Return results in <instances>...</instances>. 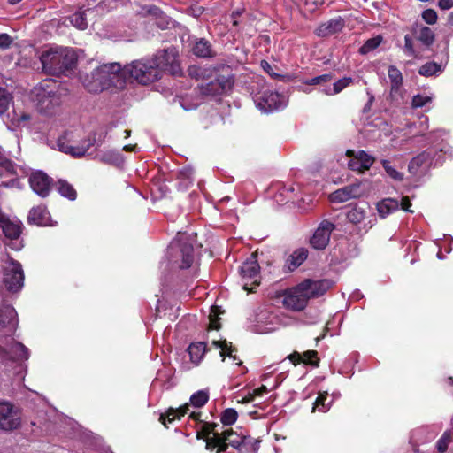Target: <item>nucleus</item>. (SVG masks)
<instances>
[{
    "mask_svg": "<svg viewBox=\"0 0 453 453\" xmlns=\"http://www.w3.org/2000/svg\"><path fill=\"white\" fill-rule=\"evenodd\" d=\"M80 79L90 93H98L111 87L120 88L125 84L123 68L117 62L104 64L90 74H81Z\"/></svg>",
    "mask_w": 453,
    "mask_h": 453,
    "instance_id": "1",
    "label": "nucleus"
},
{
    "mask_svg": "<svg viewBox=\"0 0 453 453\" xmlns=\"http://www.w3.org/2000/svg\"><path fill=\"white\" fill-rule=\"evenodd\" d=\"M42 71L50 75L68 76L77 65V55L67 47H51L40 56Z\"/></svg>",
    "mask_w": 453,
    "mask_h": 453,
    "instance_id": "2",
    "label": "nucleus"
},
{
    "mask_svg": "<svg viewBox=\"0 0 453 453\" xmlns=\"http://www.w3.org/2000/svg\"><path fill=\"white\" fill-rule=\"evenodd\" d=\"M194 247L186 234L179 233L171 242L166 251V259L161 262L163 271L173 272L188 269L194 262Z\"/></svg>",
    "mask_w": 453,
    "mask_h": 453,
    "instance_id": "3",
    "label": "nucleus"
},
{
    "mask_svg": "<svg viewBox=\"0 0 453 453\" xmlns=\"http://www.w3.org/2000/svg\"><path fill=\"white\" fill-rule=\"evenodd\" d=\"M32 96L40 112L51 114L61 103L58 81L52 79L42 81L32 90Z\"/></svg>",
    "mask_w": 453,
    "mask_h": 453,
    "instance_id": "4",
    "label": "nucleus"
},
{
    "mask_svg": "<svg viewBox=\"0 0 453 453\" xmlns=\"http://www.w3.org/2000/svg\"><path fill=\"white\" fill-rule=\"evenodd\" d=\"M448 153L447 145L442 142L431 145L410 161L409 172L414 175H424L432 167L441 165L443 156Z\"/></svg>",
    "mask_w": 453,
    "mask_h": 453,
    "instance_id": "5",
    "label": "nucleus"
},
{
    "mask_svg": "<svg viewBox=\"0 0 453 453\" xmlns=\"http://www.w3.org/2000/svg\"><path fill=\"white\" fill-rule=\"evenodd\" d=\"M123 74H128L139 83L147 85L161 78L158 71V65L153 63L151 58H142L134 60L123 68Z\"/></svg>",
    "mask_w": 453,
    "mask_h": 453,
    "instance_id": "6",
    "label": "nucleus"
},
{
    "mask_svg": "<svg viewBox=\"0 0 453 453\" xmlns=\"http://www.w3.org/2000/svg\"><path fill=\"white\" fill-rule=\"evenodd\" d=\"M257 84V86L262 85L264 87L265 81L262 79H258ZM252 94L257 108L265 113L282 110L288 104V100L283 94L269 88H263V90L256 93L253 91Z\"/></svg>",
    "mask_w": 453,
    "mask_h": 453,
    "instance_id": "7",
    "label": "nucleus"
},
{
    "mask_svg": "<svg viewBox=\"0 0 453 453\" xmlns=\"http://www.w3.org/2000/svg\"><path fill=\"white\" fill-rule=\"evenodd\" d=\"M243 435H239L232 430H226L222 434L213 431L206 433V449L214 450L217 449V453L226 451L230 445L239 452L241 441Z\"/></svg>",
    "mask_w": 453,
    "mask_h": 453,
    "instance_id": "8",
    "label": "nucleus"
},
{
    "mask_svg": "<svg viewBox=\"0 0 453 453\" xmlns=\"http://www.w3.org/2000/svg\"><path fill=\"white\" fill-rule=\"evenodd\" d=\"M150 58L153 63L158 65L160 76H162L163 72H168L173 76H179L182 73L179 62V50L176 47L171 46L157 50Z\"/></svg>",
    "mask_w": 453,
    "mask_h": 453,
    "instance_id": "9",
    "label": "nucleus"
},
{
    "mask_svg": "<svg viewBox=\"0 0 453 453\" xmlns=\"http://www.w3.org/2000/svg\"><path fill=\"white\" fill-rule=\"evenodd\" d=\"M3 282L10 292L19 291L24 285V272L19 262L8 257L3 267Z\"/></svg>",
    "mask_w": 453,
    "mask_h": 453,
    "instance_id": "10",
    "label": "nucleus"
},
{
    "mask_svg": "<svg viewBox=\"0 0 453 453\" xmlns=\"http://www.w3.org/2000/svg\"><path fill=\"white\" fill-rule=\"evenodd\" d=\"M234 83V78L233 75H219L215 80L201 84L198 89L201 96L216 98L229 91Z\"/></svg>",
    "mask_w": 453,
    "mask_h": 453,
    "instance_id": "11",
    "label": "nucleus"
},
{
    "mask_svg": "<svg viewBox=\"0 0 453 453\" xmlns=\"http://www.w3.org/2000/svg\"><path fill=\"white\" fill-rule=\"evenodd\" d=\"M21 426L19 410L8 401L0 402V430L12 432Z\"/></svg>",
    "mask_w": 453,
    "mask_h": 453,
    "instance_id": "12",
    "label": "nucleus"
},
{
    "mask_svg": "<svg viewBox=\"0 0 453 453\" xmlns=\"http://www.w3.org/2000/svg\"><path fill=\"white\" fill-rule=\"evenodd\" d=\"M260 266L253 257L246 260L239 268L242 277V285L244 290L252 292L253 288L259 284Z\"/></svg>",
    "mask_w": 453,
    "mask_h": 453,
    "instance_id": "13",
    "label": "nucleus"
},
{
    "mask_svg": "<svg viewBox=\"0 0 453 453\" xmlns=\"http://www.w3.org/2000/svg\"><path fill=\"white\" fill-rule=\"evenodd\" d=\"M21 226L19 221L11 220L4 216H0V228L4 236L10 240V242L6 245L12 250H19L22 248L21 241H19Z\"/></svg>",
    "mask_w": 453,
    "mask_h": 453,
    "instance_id": "14",
    "label": "nucleus"
},
{
    "mask_svg": "<svg viewBox=\"0 0 453 453\" xmlns=\"http://www.w3.org/2000/svg\"><path fill=\"white\" fill-rule=\"evenodd\" d=\"M30 357L29 349L21 342L14 341L12 338L8 342V349L0 346V360L4 363L7 361L27 360Z\"/></svg>",
    "mask_w": 453,
    "mask_h": 453,
    "instance_id": "15",
    "label": "nucleus"
},
{
    "mask_svg": "<svg viewBox=\"0 0 453 453\" xmlns=\"http://www.w3.org/2000/svg\"><path fill=\"white\" fill-rule=\"evenodd\" d=\"M335 229V225L329 219L322 220L316 228L310 240L311 245L316 250H324L330 240L332 232Z\"/></svg>",
    "mask_w": 453,
    "mask_h": 453,
    "instance_id": "16",
    "label": "nucleus"
},
{
    "mask_svg": "<svg viewBox=\"0 0 453 453\" xmlns=\"http://www.w3.org/2000/svg\"><path fill=\"white\" fill-rule=\"evenodd\" d=\"M346 155L349 157L348 162L349 168L358 173L369 170L375 161L372 156L362 150L357 151L348 150Z\"/></svg>",
    "mask_w": 453,
    "mask_h": 453,
    "instance_id": "17",
    "label": "nucleus"
},
{
    "mask_svg": "<svg viewBox=\"0 0 453 453\" xmlns=\"http://www.w3.org/2000/svg\"><path fill=\"white\" fill-rule=\"evenodd\" d=\"M307 294L304 292L301 283L289 288L284 296V305L293 311L303 310L308 303Z\"/></svg>",
    "mask_w": 453,
    "mask_h": 453,
    "instance_id": "18",
    "label": "nucleus"
},
{
    "mask_svg": "<svg viewBox=\"0 0 453 453\" xmlns=\"http://www.w3.org/2000/svg\"><path fill=\"white\" fill-rule=\"evenodd\" d=\"M365 194V188L360 181L344 186L330 194L329 198L333 203H344L350 199L361 197Z\"/></svg>",
    "mask_w": 453,
    "mask_h": 453,
    "instance_id": "19",
    "label": "nucleus"
},
{
    "mask_svg": "<svg viewBox=\"0 0 453 453\" xmlns=\"http://www.w3.org/2000/svg\"><path fill=\"white\" fill-rule=\"evenodd\" d=\"M0 326L5 329V334L11 335L15 332L18 326V314L12 306H0Z\"/></svg>",
    "mask_w": 453,
    "mask_h": 453,
    "instance_id": "20",
    "label": "nucleus"
},
{
    "mask_svg": "<svg viewBox=\"0 0 453 453\" xmlns=\"http://www.w3.org/2000/svg\"><path fill=\"white\" fill-rule=\"evenodd\" d=\"M29 184L33 191L41 197H46L50 191V179L42 171L33 173L29 177Z\"/></svg>",
    "mask_w": 453,
    "mask_h": 453,
    "instance_id": "21",
    "label": "nucleus"
},
{
    "mask_svg": "<svg viewBox=\"0 0 453 453\" xmlns=\"http://www.w3.org/2000/svg\"><path fill=\"white\" fill-rule=\"evenodd\" d=\"M301 285L310 299L324 295L331 288L332 282L329 280H312L308 279L302 281Z\"/></svg>",
    "mask_w": 453,
    "mask_h": 453,
    "instance_id": "22",
    "label": "nucleus"
},
{
    "mask_svg": "<svg viewBox=\"0 0 453 453\" xmlns=\"http://www.w3.org/2000/svg\"><path fill=\"white\" fill-rule=\"evenodd\" d=\"M344 27V20L341 17L331 19L326 22L321 23L315 30V34L319 37H327L339 33Z\"/></svg>",
    "mask_w": 453,
    "mask_h": 453,
    "instance_id": "23",
    "label": "nucleus"
},
{
    "mask_svg": "<svg viewBox=\"0 0 453 453\" xmlns=\"http://www.w3.org/2000/svg\"><path fill=\"white\" fill-rule=\"evenodd\" d=\"M96 138L88 137L83 140L81 144L77 146H64L58 142L59 150L65 153L70 154L75 157H83L88 150L95 144Z\"/></svg>",
    "mask_w": 453,
    "mask_h": 453,
    "instance_id": "24",
    "label": "nucleus"
},
{
    "mask_svg": "<svg viewBox=\"0 0 453 453\" xmlns=\"http://www.w3.org/2000/svg\"><path fill=\"white\" fill-rule=\"evenodd\" d=\"M288 358L294 365L303 363L314 367H318L319 362V359L318 358V352L316 350H307L303 354L294 352L288 356Z\"/></svg>",
    "mask_w": 453,
    "mask_h": 453,
    "instance_id": "25",
    "label": "nucleus"
},
{
    "mask_svg": "<svg viewBox=\"0 0 453 453\" xmlns=\"http://www.w3.org/2000/svg\"><path fill=\"white\" fill-rule=\"evenodd\" d=\"M28 222L37 226H48L50 219V213L45 207L38 206L30 210Z\"/></svg>",
    "mask_w": 453,
    "mask_h": 453,
    "instance_id": "26",
    "label": "nucleus"
},
{
    "mask_svg": "<svg viewBox=\"0 0 453 453\" xmlns=\"http://www.w3.org/2000/svg\"><path fill=\"white\" fill-rule=\"evenodd\" d=\"M192 52L195 56L203 58H213L215 56L211 44L204 38H201L195 42Z\"/></svg>",
    "mask_w": 453,
    "mask_h": 453,
    "instance_id": "27",
    "label": "nucleus"
},
{
    "mask_svg": "<svg viewBox=\"0 0 453 453\" xmlns=\"http://www.w3.org/2000/svg\"><path fill=\"white\" fill-rule=\"evenodd\" d=\"M376 208L380 217L384 219L397 211L400 208V203L396 199L384 198L377 203Z\"/></svg>",
    "mask_w": 453,
    "mask_h": 453,
    "instance_id": "28",
    "label": "nucleus"
},
{
    "mask_svg": "<svg viewBox=\"0 0 453 453\" xmlns=\"http://www.w3.org/2000/svg\"><path fill=\"white\" fill-rule=\"evenodd\" d=\"M388 75L390 81L391 93H398L403 81L401 71L395 65H389L388 69Z\"/></svg>",
    "mask_w": 453,
    "mask_h": 453,
    "instance_id": "29",
    "label": "nucleus"
},
{
    "mask_svg": "<svg viewBox=\"0 0 453 453\" xmlns=\"http://www.w3.org/2000/svg\"><path fill=\"white\" fill-rule=\"evenodd\" d=\"M308 251L304 248L296 250L287 259V266L289 271H294L307 258Z\"/></svg>",
    "mask_w": 453,
    "mask_h": 453,
    "instance_id": "30",
    "label": "nucleus"
},
{
    "mask_svg": "<svg viewBox=\"0 0 453 453\" xmlns=\"http://www.w3.org/2000/svg\"><path fill=\"white\" fill-rule=\"evenodd\" d=\"M188 404H185L179 409H169L166 413L160 415L159 420L164 424V426H167V423L170 424L176 418H180L188 413Z\"/></svg>",
    "mask_w": 453,
    "mask_h": 453,
    "instance_id": "31",
    "label": "nucleus"
},
{
    "mask_svg": "<svg viewBox=\"0 0 453 453\" xmlns=\"http://www.w3.org/2000/svg\"><path fill=\"white\" fill-rule=\"evenodd\" d=\"M354 80L351 77H343L333 83V86H325L321 91L328 96L336 95L342 92L345 88L353 83Z\"/></svg>",
    "mask_w": 453,
    "mask_h": 453,
    "instance_id": "32",
    "label": "nucleus"
},
{
    "mask_svg": "<svg viewBox=\"0 0 453 453\" xmlns=\"http://www.w3.org/2000/svg\"><path fill=\"white\" fill-rule=\"evenodd\" d=\"M206 351L205 343L203 342H193L188 348V352L190 360L193 364L197 365L203 359Z\"/></svg>",
    "mask_w": 453,
    "mask_h": 453,
    "instance_id": "33",
    "label": "nucleus"
},
{
    "mask_svg": "<svg viewBox=\"0 0 453 453\" xmlns=\"http://www.w3.org/2000/svg\"><path fill=\"white\" fill-rule=\"evenodd\" d=\"M346 217L350 223L357 225L361 223L366 217V210L365 208L356 204L352 207H349L346 213Z\"/></svg>",
    "mask_w": 453,
    "mask_h": 453,
    "instance_id": "34",
    "label": "nucleus"
},
{
    "mask_svg": "<svg viewBox=\"0 0 453 453\" xmlns=\"http://www.w3.org/2000/svg\"><path fill=\"white\" fill-rule=\"evenodd\" d=\"M442 72V65L435 62H426V64L422 65L418 69V73L421 76L425 77L438 76Z\"/></svg>",
    "mask_w": 453,
    "mask_h": 453,
    "instance_id": "35",
    "label": "nucleus"
},
{
    "mask_svg": "<svg viewBox=\"0 0 453 453\" xmlns=\"http://www.w3.org/2000/svg\"><path fill=\"white\" fill-rule=\"evenodd\" d=\"M212 70L210 67L201 66V65H190L188 68V73L191 78L196 80H204L210 78L211 75Z\"/></svg>",
    "mask_w": 453,
    "mask_h": 453,
    "instance_id": "36",
    "label": "nucleus"
},
{
    "mask_svg": "<svg viewBox=\"0 0 453 453\" xmlns=\"http://www.w3.org/2000/svg\"><path fill=\"white\" fill-rule=\"evenodd\" d=\"M89 9L86 11L79 10L71 16L67 18V19L70 21V23L81 30H85L88 27V22H87V13L86 12H88Z\"/></svg>",
    "mask_w": 453,
    "mask_h": 453,
    "instance_id": "37",
    "label": "nucleus"
},
{
    "mask_svg": "<svg viewBox=\"0 0 453 453\" xmlns=\"http://www.w3.org/2000/svg\"><path fill=\"white\" fill-rule=\"evenodd\" d=\"M241 441L239 453H257L259 441L250 436H244Z\"/></svg>",
    "mask_w": 453,
    "mask_h": 453,
    "instance_id": "38",
    "label": "nucleus"
},
{
    "mask_svg": "<svg viewBox=\"0 0 453 453\" xmlns=\"http://www.w3.org/2000/svg\"><path fill=\"white\" fill-rule=\"evenodd\" d=\"M416 37L423 44L429 46L434 42V34L430 27L422 26L416 31Z\"/></svg>",
    "mask_w": 453,
    "mask_h": 453,
    "instance_id": "39",
    "label": "nucleus"
},
{
    "mask_svg": "<svg viewBox=\"0 0 453 453\" xmlns=\"http://www.w3.org/2000/svg\"><path fill=\"white\" fill-rule=\"evenodd\" d=\"M208 400H209L208 389H202V390L196 391L190 396V399H189L191 405L196 408L203 407V405H205V403L208 402Z\"/></svg>",
    "mask_w": 453,
    "mask_h": 453,
    "instance_id": "40",
    "label": "nucleus"
},
{
    "mask_svg": "<svg viewBox=\"0 0 453 453\" xmlns=\"http://www.w3.org/2000/svg\"><path fill=\"white\" fill-rule=\"evenodd\" d=\"M57 185H58V188H57L58 191L62 196H64L71 201H73L76 199V191L73 188V186L71 184H69L67 181L60 180H58Z\"/></svg>",
    "mask_w": 453,
    "mask_h": 453,
    "instance_id": "41",
    "label": "nucleus"
},
{
    "mask_svg": "<svg viewBox=\"0 0 453 453\" xmlns=\"http://www.w3.org/2000/svg\"><path fill=\"white\" fill-rule=\"evenodd\" d=\"M382 36L377 35L368 39L359 49V52L363 55L368 54L369 52L377 49L382 42Z\"/></svg>",
    "mask_w": 453,
    "mask_h": 453,
    "instance_id": "42",
    "label": "nucleus"
},
{
    "mask_svg": "<svg viewBox=\"0 0 453 453\" xmlns=\"http://www.w3.org/2000/svg\"><path fill=\"white\" fill-rule=\"evenodd\" d=\"M327 400V393H320L319 396L317 397L311 411L314 412L316 410L321 412H326L330 409L331 402L328 403H326V401Z\"/></svg>",
    "mask_w": 453,
    "mask_h": 453,
    "instance_id": "43",
    "label": "nucleus"
},
{
    "mask_svg": "<svg viewBox=\"0 0 453 453\" xmlns=\"http://www.w3.org/2000/svg\"><path fill=\"white\" fill-rule=\"evenodd\" d=\"M237 411L233 408L225 410L220 417V420L225 426H231L237 420Z\"/></svg>",
    "mask_w": 453,
    "mask_h": 453,
    "instance_id": "44",
    "label": "nucleus"
},
{
    "mask_svg": "<svg viewBox=\"0 0 453 453\" xmlns=\"http://www.w3.org/2000/svg\"><path fill=\"white\" fill-rule=\"evenodd\" d=\"M381 165L387 173V174L395 180H402L403 178V173L398 172L394 166L391 165L390 162L387 159L381 160Z\"/></svg>",
    "mask_w": 453,
    "mask_h": 453,
    "instance_id": "45",
    "label": "nucleus"
},
{
    "mask_svg": "<svg viewBox=\"0 0 453 453\" xmlns=\"http://www.w3.org/2000/svg\"><path fill=\"white\" fill-rule=\"evenodd\" d=\"M212 344L216 346V348L220 349V356L225 359V357L227 355L233 359H236V356L233 355V349L231 346H228V343L226 341H213Z\"/></svg>",
    "mask_w": 453,
    "mask_h": 453,
    "instance_id": "46",
    "label": "nucleus"
},
{
    "mask_svg": "<svg viewBox=\"0 0 453 453\" xmlns=\"http://www.w3.org/2000/svg\"><path fill=\"white\" fill-rule=\"evenodd\" d=\"M432 96L426 94H417L412 97L411 106L413 108H421L432 102Z\"/></svg>",
    "mask_w": 453,
    "mask_h": 453,
    "instance_id": "47",
    "label": "nucleus"
},
{
    "mask_svg": "<svg viewBox=\"0 0 453 453\" xmlns=\"http://www.w3.org/2000/svg\"><path fill=\"white\" fill-rule=\"evenodd\" d=\"M333 75L331 73L322 74L314 78L308 80L305 83L308 85H320L322 86L321 89L325 88V86H328L327 83L331 81Z\"/></svg>",
    "mask_w": 453,
    "mask_h": 453,
    "instance_id": "48",
    "label": "nucleus"
},
{
    "mask_svg": "<svg viewBox=\"0 0 453 453\" xmlns=\"http://www.w3.org/2000/svg\"><path fill=\"white\" fill-rule=\"evenodd\" d=\"M422 19L429 25H434L438 19L436 12L434 9H426L422 12Z\"/></svg>",
    "mask_w": 453,
    "mask_h": 453,
    "instance_id": "49",
    "label": "nucleus"
},
{
    "mask_svg": "<svg viewBox=\"0 0 453 453\" xmlns=\"http://www.w3.org/2000/svg\"><path fill=\"white\" fill-rule=\"evenodd\" d=\"M0 166L6 169L9 173L14 172L13 164L5 157L1 147H0Z\"/></svg>",
    "mask_w": 453,
    "mask_h": 453,
    "instance_id": "50",
    "label": "nucleus"
},
{
    "mask_svg": "<svg viewBox=\"0 0 453 453\" xmlns=\"http://www.w3.org/2000/svg\"><path fill=\"white\" fill-rule=\"evenodd\" d=\"M403 51L406 55L411 57L415 55L414 47L412 44V39L411 35H406L404 36V46H403Z\"/></svg>",
    "mask_w": 453,
    "mask_h": 453,
    "instance_id": "51",
    "label": "nucleus"
},
{
    "mask_svg": "<svg viewBox=\"0 0 453 453\" xmlns=\"http://www.w3.org/2000/svg\"><path fill=\"white\" fill-rule=\"evenodd\" d=\"M10 104V98L4 92H0V116L4 114Z\"/></svg>",
    "mask_w": 453,
    "mask_h": 453,
    "instance_id": "52",
    "label": "nucleus"
},
{
    "mask_svg": "<svg viewBox=\"0 0 453 453\" xmlns=\"http://www.w3.org/2000/svg\"><path fill=\"white\" fill-rule=\"evenodd\" d=\"M12 43V37L5 33L0 34V49L1 50H7L10 48V46Z\"/></svg>",
    "mask_w": 453,
    "mask_h": 453,
    "instance_id": "53",
    "label": "nucleus"
},
{
    "mask_svg": "<svg viewBox=\"0 0 453 453\" xmlns=\"http://www.w3.org/2000/svg\"><path fill=\"white\" fill-rule=\"evenodd\" d=\"M261 67L273 78H282V75L273 72L272 65L265 60L261 61Z\"/></svg>",
    "mask_w": 453,
    "mask_h": 453,
    "instance_id": "54",
    "label": "nucleus"
},
{
    "mask_svg": "<svg viewBox=\"0 0 453 453\" xmlns=\"http://www.w3.org/2000/svg\"><path fill=\"white\" fill-rule=\"evenodd\" d=\"M449 440L443 435L441 439L438 440L436 443L437 450L440 453H444L448 449Z\"/></svg>",
    "mask_w": 453,
    "mask_h": 453,
    "instance_id": "55",
    "label": "nucleus"
},
{
    "mask_svg": "<svg viewBox=\"0 0 453 453\" xmlns=\"http://www.w3.org/2000/svg\"><path fill=\"white\" fill-rule=\"evenodd\" d=\"M119 157V154L113 151L105 152L102 157L101 160L105 163H113Z\"/></svg>",
    "mask_w": 453,
    "mask_h": 453,
    "instance_id": "56",
    "label": "nucleus"
},
{
    "mask_svg": "<svg viewBox=\"0 0 453 453\" xmlns=\"http://www.w3.org/2000/svg\"><path fill=\"white\" fill-rule=\"evenodd\" d=\"M163 377H165L167 380H169L171 377V371L168 369H164V370L158 371L157 376L155 379L154 382L155 383H157V381H158V383L161 382Z\"/></svg>",
    "mask_w": 453,
    "mask_h": 453,
    "instance_id": "57",
    "label": "nucleus"
},
{
    "mask_svg": "<svg viewBox=\"0 0 453 453\" xmlns=\"http://www.w3.org/2000/svg\"><path fill=\"white\" fill-rule=\"evenodd\" d=\"M438 7L441 10H449L453 7V0H439Z\"/></svg>",
    "mask_w": 453,
    "mask_h": 453,
    "instance_id": "58",
    "label": "nucleus"
},
{
    "mask_svg": "<svg viewBox=\"0 0 453 453\" xmlns=\"http://www.w3.org/2000/svg\"><path fill=\"white\" fill-rule=\"evenodd\" d=\"M411 203L407 196L402 198V202L400 203V207L408 212H412L411 210Z\"/></svg>",
    "mask_w": 453,
    "mask_h": 453,
    "instance_id": "59",
    "label": "nucleus"
},
{
    "mask_svg": "<svg viewBox=\"0 0 453 453\" xmlns=\"http://www.w3.org/2000/svg\"><path fill=\"white\" fill-rule=\"evenodd\" d=\"M254 395L257 396H262L264 394L268 392V389L265 386H262L258 388L254 389Z\"/></svg>",
    "mask_w": 453,
    "mask_h": 453,
    "instance_id": "60",
    "label": "nucleus"
},
{
    "mask_svg": "<svg viewBox=\"0 0 453 453\" xmlns=\"http://www.w3.org/2000/svg\"><path fill=\"white\" fill-rule=\"evenodd\" d=\"M185 100H186L185 98H182V99H181V101H180V104H181V106H182L186 111H189V110L195 109V108H196V107H197V105H198V103H195V104H193L192 105L187 106V105L185 104Z\"/></svg>",
    "mask_w": 453,
    "mask_h": 453,
    "instance_id": "61",
    "label": "nucleus"
},
{
    "mask_svg": "<svg viewBox=\"0 0 453 453\" xmlns=\"http://www.w3.org/2000/svg\"><path fill=\"white\" fill-rule=\"evenodd\" d=\"M241 12L240 11H234L232 12L231 14V18L233 19V25L234 26H237L238 25V21H237V18L241 15Z\"/></svg>",
    "mask_w": 453,
    "mask_h": 453,
    "instance_id": "62",
    "label": "nucleus"
},
{
    "mask_svg": "<svg viewBox=\"0 0 453 453\" xmlns=\"http://www.w3.org/2000/svg\"><path fill=\"white\" fill-rule=\"evenodd\" d=\"M209 328L215 329V330L219 328V323L217 319L211 318V323H210Z\"/></svg>",
    "mask_w": 453,
    "mask_h": 453,
    "instance_id": "63",
    "label": "nucleus"
},
{
    "mask_svg": "<svg viewBox=\"0 0 453 453\" xmlns=\"http://www.w3.org/2000/svg\"><path fill=\"white\" fill-rule=\"evenodd\" d=\"M192 173H193V171H192V169H190V168L183 169V170H181V171H180V175H185V176H187V178H188V179H189V178H190V176L192 175Z\"/></svg>",
    "mask_w": 453,
    "mask_h": 453,
    "instance_id": "64",
    "label": "nucleus"
}]
</instances>
